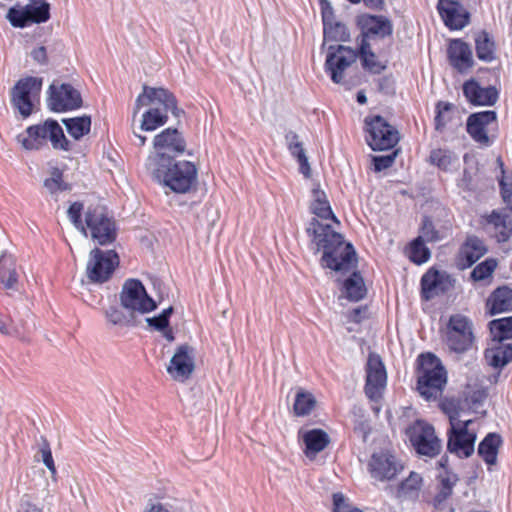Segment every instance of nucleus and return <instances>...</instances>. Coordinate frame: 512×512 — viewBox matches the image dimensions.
Listing matches in <instances>:
<instances>
[{"label":"nucleus","instance_id":"f257e3e1","mask_svg":"<svg viewBox=\"0 0 512 512\" xmlns=\"http://www.w3.org/2000/svg\"><path fill=\"white\" fill-rule=\"evenodd\" d=\"M307 232L312 237L315 253L323 250L321 265L324 268L345 273L356 266V252L352 244L345 242L332 225L315 220L309 223Z\"/></svg>","mask_w":512,"mask_h":512},{"label":"nucleus","instance_id":"338daca9","mask_svg":"<svg viewBox=\"0 0 512 512\" xmlns=\"http://www.w3.org/2000/svg\"><path fill=\"white\" fill-rule=\"evenodd\" d=\"M322 19L324 27L328 26L330 22L334 21L333 11L329 4L322 7Z\"/></svg>","mask_w":512,"mask_h":512},{"label":"nucleus","instance_id":"a878e982","mask_svg":"<svg viewBox=\"0 0 512 512\" xmlns=\"http://www.w3.org/2000/svg\"><path fill=\"white\" fill-rule=\"evenodd\" d=\"M487 252V247L484 242L476 237L469 236L459 251V263L462 268H468L478 261Z\"/></svg>","mask_w":512,"mask_h":512},{"label":"nucleus","instance_id":"dca6fc26","mask_svg":"<svg viewBox=\"0 0 512 512\" xmlns=\"http://www.w3.org/2000/svg\"><path fill=\"white\" fill-rule=\"evenodd\" d=\"M387 373L379 355L370 353L366 363L365 393L372 399L381 397L386 387Z\"/></svg>","mask_w":512,"mask_h":512},{"label":"nucleus","instance_id":"e433bc0d","mask_svg":"<svg viewBox=\"0 0 512 512\" xmlns=\"http://www.w3.org/2000/svg\"><path fill=\"white\" fill-rule=\"evenodd\" d=\"M371 46V42L364 41L363 43H359V56L365 69H368L372 73H380L386 66L377 59Z\"/></svg>","mask_w":512,"mask_h":512},{"label":"nucleus","instance_id":"6e6d98bb","mask_svg":"<svg viewBox=\"0 0 512 512\" xmlns=\"http://www.w3.org/2000/svg\"><path fill=\"white\" fill-rule=\"evenodd\" d=\"M487 395L484 390H478L473 392L468 398L467 401L470 404V408L476 412L480 413V408L482 407L483 402L485 401Z\"/></svg>","mask_w":512,"mask_h":512},{"label":"nucleus","instance_id":"774afa93","mask_svg":"<svg viewBox=\"0 0 512 512\" xmlns=\"http://www.w3.org/2000/svg\"><path fill=\"white\" fill-rule=\"evenodd\" d=\"M144 512H169V510L161 503H155L146 508Z\"/></svg>","mask_w":512,"mask_h":512},{"label":"nucleus","instance_id":"b1692460","mask_svg":"<svg viewBox=\"0 0 512 512\" xmlns=\"http://www.w3.org/2000/svg\"><path fill=\"white\" fill-rule=\"evenodd\" d=\"M463 93L467 101L476 106H491L498 100V91L495 87H482L474 79L463 84Z\"/></svg>","mask_w":512,"mask_h":512},{"label":"nucleus","instance_id":"f704fd0d","mask_svg":"<svg viewBox=\"0 0 512 512\" xmlns=\"http://www.w3.org/2000/svg\"><path fill=\"white\" fill-rule=\"evenodd\" d=\"M18 281L16 263L11 256L0 257V282L6 289H14Z\"/></svg>","mask_w":512,"mask_h":512},{"label":"nucleus","instance_id":"2eb2a0df","mask_svg":"<svg viewBox=\"0 0 512 512\" xmlns=\"http://www.w3.org/2000/svg\"><path fill=\"white\" fill-rule=\"evenodd\" d=\"M194 370V348L188 344L178 346L167 366L168 374L173 380L183 383L192 376Z\"/></svg>","mask_w":512,"mask_h":512},{"label":"nucleus","instance_id":"9b49d317","mask_svg":"<svg viewBox=\"0 0 512 512\" xmlns=\"http://www.w3.org/2000/svg\"><path fill=\"white\" fill-rule=\"evenodd\" d=\"M119 264V258L115 251H103L94 248L89 253L86 265V275L91 282H106Z\"/></svg>","mask_w":512,"mask_h":512},{"label":"nucleus","instance_id":"a211bd4d","mask_svg":"<svg viewBox=\"0 0 512 512\" xmlns=\"http://www.w3.org/2000/svg\"><path fill=\"white\" fill-rule=\"evenodd\" d=\"M49 92L48 107L52 111L73 110L82 104L80 93L70 84H52Z\"/></svg>","mask_w":512,"mask_h":512},{"label":"nucleus","instance_id":"13d9d810","mask_svg":"<svg viewBox=\"0 0 512 512\" xmlns=\"http://www.w3.org/2000/svg\"><path fill=\"white\" fill-rule=\"evenodd\" d=\"M502 445V438L497 433H489L480 442L478 448H499Z\"/></svg>","mask_w":512,"mask_h":512},{"label":"nucleus","instance_id":"3c124183","mask_svg":"<svg viewBox=\"0 0 512 512\" xmlns=\"http://www.w3.org/2000/svg\"><path fill=\"white\" fill-rule=\"evenodd\" d=\"M437 114L435 116V127L437 130H442L447 123V114L452 109L449 103L439 102L436 106Z\"/></svg>","mask_w":512,"mask_h":512},{"label":"nucleus","instance_id":"1a4fd4ad","mask_svg":"<svg viewBox=\"0 0 512 512\" xmlns=\"http://www.w3.org/2000/svg\"><path fill=\"white\" fill-rule=\"evenodd\" d=\"M474 339L471 320L461 314L452 315L445 332L448 348L455 353H464L472 348Z\"/></svg>","mask_w":512,"mask_h":512},{"label":"nucleus","instance_id":"c9c22d12","mask_svg":"<svg viewBox=\"0 0 512 512\" xmlns=\"http://www.w3.org/2000/svg\"><path fill=\"white\" fill-rule=\"evenodd\" d=\"M422 486V477L416 472H411L408 478L402 481L398 487V497L415 500L419 496Z\"/></svg>","mask_w":512,"mask_h":512},{"label":"nucleus","instance_id":"a18cd8bd","mask_svg":"<svg viewBox=\"0 0 512 512\" xmlns=\"http://www.w3.org/2000/svg\"><path fill=\"white\" fill-rule=\"evenodd\" d=\"M44 187L53 196H57L59 192L69 189L68 185L63 181L62 171L58 168L52 169L50 177L44 181Z\"/></svg>","mask_w":512,"mask_h":512},{"label":"nucleus","instance_id":"c03bdc74","mask_svg":"<svg viewBox=\"0 0 512 512\" xmlns=\"http://www.w3.org/2000/svg\"><path fill=\"white\" fill-rule=\"evenodd\" d=\"M315 397L302 389H299L295 396V402L293 405L294 413L297 416L308 415L315 407Z\"/></svg>","mask_w":512,"mask_h":512},{"label":"nucleus","instance_id":"49530a36","mask_svg":"<svg viewBox=\"0 0 512 512\" xmlns=\"http://www.w3.org/2000/svg\"><path fill=\"white\" fill-rule=\"evenodd\" d=\"M349 33L345 25L338 22H330L328 26L324 27V40L329 41H346Z\"/></svg>","mask_w":512,"mask_h":512},{"label":"nucleus","instance_id":"5701e85b","mask_svg":"<svg viewBox=\"0 0 512 512\" xmlns=\"http://www.w3.org/2000/svg\"><path fill=\"white\" fill-rule=\"evenodd\" d=\"M437 8L445 25L450 29H462L469 22L468 12L458 1L439 0Z\"/></svg>","mask_w":512,"mask_h":512},{"label":"nucleus","instance_id":"603ef678","mask_svg":"<svg viewBox=\"0 0 512 512\" xmlns=\"http://www.w3.org/2000/svg\"><path fill=\"white\" fill-rule=\"evenodd\" d=\"M396 156H397V151H393L392 153H390L388 155L374 156L373 157L374 170L376 172H380L382 170H385V169L391 167L395 161Z\"/></svg>","mask_w":512,"mask_h":512},{"label":"nucleus","instance_id":"412c9836","mask_svg":"<svg viewBox=\"0 0 512 512\" xmlns=\"http://www.w3.org/2000/svg\"><path fill=\"white\" fill-rule=\"evenodd\" d=\"M497 115L494 111H482L470 115L467 119V132L472 139L482 145H489L488 132L495 126Z\"/></svg>","mask_w":512,"mask_h":512},{"label":"nucleus","instance_id":"6ab92c4d","mask_svg":"<svg viewBox=\"0 0 512 512\" xmlns=\"http://www.w3.org/2000/svg\"><path fill=\"white\" fill-rule=\"evenodd\" d=\"M357 24L361 30L360 43L371 42L375 38H384L393 32L391 21L384 16L363 14L358 16Z\"/></svg>","mask_w":512,"mask_h":512},{"label":"nucleus","instance_id":"0eeeda50","mask_svg":"<svg viewBox=\"0 0 512 512\" xmlns=\"http://www.w3.org/2000/svg\"><path fill=\"white\" fill-rule=\"evenodd\" d=\"M154 152L151 153L145 162V168L154 160L156 164H163L173 160L174 156L185 151L186 142L182 134L174 128H167L157 134L153 139Z\"/></svg>","mask_w":512,"mask_h":512},{"label":"nucleus","instance_id":"69168bd1","mask_svg":"<svg viewBox=\"0 0 512 512\" xmlns=\"http://www.w3.org/2000/svg\"><path fill=\"white\" fill-rule=\"evenodd\" d=\"M32 58L38 63H45L47 60L46 49L43 46L37 47L31 52Z\"/></svg>","mask_w":512,"mask_h":512},{"label":"nucleus","instance_id":"0e129e2a","mask_svg":"<svg viewBox=\"0 0 512 512\" xmlns=\"http://www.w3.org/2000/svg\"><path fill=\"white\" fill-rule=\"evenodd\" d=\"M479 456L488 464L494 465L497 461L498 450H477Z\"/></svg>","mask_w":512,"mask_h":512},{"label":"nucleus","instance_id":"8fccbe9b","mask_svg":"<svg viewBox=\"0 0 512 512\" xmlns=\"http://www.w3.org/2000/svg\"><path fill=\"white\" fill-rule=\"evenodd\" d=\"M83 210V204L80 202H74L70 205L67 213L70 221L73 223V225L76 227V229L80 230V232L87 237V229L83 225L81 221V214Z\"/></svg>","mask_w":512,"mask_h":512},{"label":"nucleus","instance_id":"680f3d73","mask_svg":"<svg viewBox=\"0 0 512 512\" xmlns=\"http://www.w3.org/2000/svg\"><path fill=\"white\" fill-rule=\"evenodd\" d=\"M146 322L150 327H153L158 331L165 330L169 325V320H167L165 317H161L160 315L146 318Z\"/></svg>","mask_w":512,"mask_h":512},{"label":"nucleus","instance_id":"58836bf2","mask_svg":"<svg viewBox=\"0 0 512 512\" xmlns=\"http://www.w3.org/2000/svg\"><path fill=\"white\" fill-rule=\"evenodd\" d=\"M299 437L303 440L306 448H326L331 444L330 436L322 429L299 431Z\"/></svg>","mask_w":512,"mask_h":512},{"label":"nucleus","instance_id":"de8ad7c7","mask_svg":"<svg viewBox=\"0 0 512 512\" xmlns=\"http://www.w3.org/2000/svg\"><path fill=\"white\" fill-rule=\"evenodd\" d=\"M409 257L416 264H422L428 261L430 257V251L424 245V240L417 238L411 243L409 249Z\"/></svg>","mask_w":512,"mask_h":512},{"label":"nucleus","instance_id":"f03ea898","mask_svg":"<svg viewBox=\"0 0 512 512\" xmlns=\"http://www.w3.org/2000/svg\"><path fill=\"white\" fill-rule=\"evenodd\" d=\"M142 106H151L142 114L140 129L142 131H154L168 121V111L179 117L183 111L177 108L175 97L164 88L143 86V92L135 101L133 118Z\"/></svg>","mask_w":512,"mask_h":512},{"label":"nucleus","instance_id":"c756f323","mask_svg":"<svg viewBox=\"0 0 512 512\" xmlns=\"http://www.w3.org/2000/svg\"><path fill=\"white\" fill-rule=\"evenodd\" d=\"M458 481L456 474L446 471V475H439L438 492L433 498L432 504L442 510L445 507V501L452 495L453 487Z\"/></svg>","mask_w":512,"mask_h":512},{"label":"nucleus","instance_id":"473e14b6","mask_svg":"<svg viewBox=\"0 0 512 512\" xmlns=\"http://www.w3.org/2000/svg\"><path fill=\"white\" fill-rule=\"evenodd\" d=\"M485 359L495 368L507 365L512 360V345H502L501 342H497V346L486 349Z\"/></svg>","mask_w":512,"mask_h":512},{"label":"nucleus","instance_id":"ddd939ff","mask_svg":"<svg viewBox=\"0 0 512 512\" xmlns=\"http://www.w3.org/2000/svg\"><path fill=\"white\" fill-rule=\"evenodd\" d=\"M49 4L45 0H30L24 8H10L7 18L14 27H25L30 23H43L49 17Z\"/></svg>","mask_w":512,"mask_h":512},{"label":"nucleus","instance_id":"864d4df0","mask_svg":"<svg viewBox=\"0 0 512 512\" xmlns=\"http://www.w3.org/2000/svg\"><path fill=\"white\" fill-rule=\"evenodd\" d=\"M500 188L504 203L512 210V178L503 176L500 180Z\"/></svg>","mask_w":512,"mask_h":512},{"label":"nucleus","instance_id":"4d7b16f0","mask_svg":"<svg viewBox=\"0 0 512 512\" xmlns=\"http://www.w3.org/2000/svg\"><path fill=\"white\" fill-rule=\"evenodd\" d=\"M324 450H304V461L306 463L323 464L326 461L327 454L322 453Z\"/></svg>","mask_w":512,"mask_h":512},{"label":"nucleus","instance_id":"ea45409f","mask_svg":"<svg viewBox=\"0 0 512 512\" xmlns=\"http://www.w3.org/2000/svg\"><path fill=\"white\" fill-rule=\"evenodd\" d=\"M63 123L70 136L75 140L81 139L84 135L88 134L91 129V118L86 115L63 119Z\"/></svg>","mask_w":512,"mask_h":512},{"label":"nucleus","instance_id":"e2e57ef3","mask_svg":"<svg viewBox=\"0 0 512 512\" xmlns=\"http://www.w3.org/2000/svg\"><path fill=\"white\" fill-rule=\"evenodd\" d=\"M473 175L474 171L465 168L463 171V177L460 180V186L468 190L473 189Z\"/></svg>","mask_w":512,"mask_h":512},{"label":"nucleus","instance_id":"39448f33","mask_svg":"<svg viewBox=\"0 0 512 512\" xmlns=\"http://www.w3.org/2000/svg\"><path fill=\"white\" fill-rule=\"evenodd\" d=\"M447 382V373L440 360L432 354L421 355L418 391L426 400L441 396Z\"/></svg>","mask_w":512,"mask_h":512},{"label":"nucleus","instance_id":"6e6552de","mask_svg":"<svg viewBox=\"0 0 512 512\" xmlns=\"http://www.w3.org/2000/svg\"><path fill=\"white\" fill-rule=\"evenodd\" d=\"M121 307L133 313L146 314L156 308L155 301L147 294L141 281L128 279L124 282L119 295Z\"/></svg>","mask_w":512,"mask_h":512},{"label":"nucleus","instance_id":"bf43d9fd","mask_svg":"<svg viewBox=\"0 0 512 512\" xmlns=\"http://www.w3.org/2000/svg\"><path fill=\"white\" fill-rule=\"evenodd\" d=\"M333 506L334 512H350L353 509L349 507L342 493L333 494Z\"/></svg>","mask_w":512,"mask_h":512},{"label":"nucleus","instance_id":"37998d69","mask_svg":"<svg viewBox=\"0 0 512 512\" xmlns=\"http://www.w3.org/2000/svg\"><path fill=\"white\" fill-rule=\"evenodd\" d=\"M490 331L493 336V341L501 342L505 339H512V317L491 321Z\"/></svg>","mask_w":512,"mask_h":512},{"label":"nucleus","instance_id":"393cba45","mask_svg":"<svg viewBox=\"0 0 512 512\" xmlns=\"http://www.w3.org/2000/svg\"><path fill=\"white\" fill-rule=\"evenodd\" d=\"M448 58L450 64L460 73L467 72L474 64L470 47L461 40L451 41L448 47Z\"/></svg>","mask_w":512,"mask_h":512},{"label":"nucleus","instance_id":"052dcab7","mask_svg":"<svg viewBox=\"0 0 512 512\" xmlns=\"http://www.w3.org/2000/svg\"><path fill=\"white\" fill-rule=\"evenodd\" d=\"M41 460L43 461L44 465L48 468V470L51 473V476L53 480H56V467L54 463V459L51 453V450H41Z\"/></svg>","mask_w":512,"mask_h":512},{"label":"nucleus","instance_id":"4c0bfd02","mask_svg":"<svg viewBox=\"0 0 512 512\" xmlns=\"http://www.w3.org/2000/svg\"><path fill=\"white\" fill-rule=\"evenodd\" d=\"M107 322L117 327L133 326L136 323V316L129 311H123L116 306H110L104 311Z\"/></svg>","mask_w":512,"mask_h":512},{"label":"nucleus","instance_id":"423d86ee","mask_svg":"<svg viewBox=\"0 0 512 512\" xmlns=\"http://www.w3.org/2000/svg\"><path fill=\"white\" fill-rule=\"evenodd\" d=\"M41 89L42 78L32 76L19 79L11 89V103L24 118L30 116L39 103Z\"/></svg>","mask_w":512,"mask_h":512},{"label":"nucleus","instance_id":"4468645a","mask_svg":"<svg viewBox=\"0 0 512 512\" xmlns=\"http://www.w3.org/2000/svg\"><path fill=\"white\" fill-rule=\"evenodd\" d=\"M357 59V53L350 47L338 45L337 48L329 47L325 61V68L330 73L331 79L336 84L343 83V73Z\"/></svg>","mask_w":512,"mask_h":512},{"label":"nucleus","instance_id":"20e7f679","mask_svg":"<svg viewBox=\"0 0 512 512\" xmlns=\"http://www.w3.org/2000/svg\"><path fill=\"white\" fill-rule=\"evenodd\" d=\"M18 142L25 150H38L47 140L56 150L69 151L71 143L64 135L62 127L55 120L48 119L42 124L33 125L17 137Z\"/></svg>","mask_w":512,"mask_h":512},{"label":"nucleus","instance_id":"7c9ffc66","mask_svg":"<svg viewBox=\"0 0 512 512\" xmlns=\"http://www.w3.org/2000/svg\"><path fill=\"white\" fill-rule=\"evenodd\" d=\"M430 163L445 172H452L459 167V157L451 150L438 148L431 151Z\"/></svg>","mask_w":512,"mask_h":512},{"label":"nucleus","instance_id":"aec40b11","mask_svg":"<svg viewBox=\"0 0 512 512\" xmlns=\"http://www.w3.org/2000/svg\"><path fill=\"white\" fill-rule=\"evenodd\" d=\"M473 420L460 421L450 417L447 448H474L477 438Z\"/></svg>","mask_w":512,"mask_h":512},{"label":"nucleus","instance_id":"5fc2aeb1","mask_svg":"<svg viewBox=\"0 0 512 512\" xmlns=\"http://www.w3.org/2000/svg\"><path fill=\"white\" fill-rule=\"evenodd\" d=\"M424 241L434 242L440 239L438 232L435 230L433 223L425 219L421 228V234L418 237Z\"/></svg>","mask_w":512,"mask_h":512},{"label":"nucleus","instance_id":"f8f14e48","mask_svg":"<svg viewBox=\"0 0 512 512\" xmlns=\"http://www.w3.org/2000/svg\"><path fill=\"white\" fill-rule=\"evenodd\" d=\"M85 223L97 244L107 245L116 239L115 222L106 215L103 207L89 208L85 214Z\"/></svg>","mask_w":512,"mask_h":512},{"label":"nucleus","instance_id":"79ce46f5","mask_svg":"<svg viewBox=\"0 0 512 512\" xmlns=\"http://www.w3.org/2000/svg\"><path fill=\"white\" fill-rule=\"evenodd\" d=\"M441 274L438 271L429 270L421 279L422 295L426 300L433 298L440 291Z\"/></svg>","mask_w":512,"mask_h":512},{"label":"nucleus","instance_id":"09e8293b","mask_svg":"<svg viewBox=\"0 0 512 512\" xmlns=\"http://www.w3.org/2000/svg\"><path fill=\"white\" fill-rule=\"evenodd\" d=\"M497 267V262L494 259H486L478 264L471 272V278L474 281H482L490 277Z\"/></svg>","mask_w":512,"mask_h":512},{"label":"nucleus","instance_id":"c85d7f7f","mask_svg":"<svg viewBox=\"0 0 512 512\" xmlns=\"http://www.w3.org/2000/svg\"><path fill=\"white\" fill-rule=\"evenodd\" d=\"M285 139L287 142L288 150L299 163L300 172L305 177H309L311 174V169L305 150L303 148V143L299 140V136L296 133L290 131L286 134Z\"/></svg>","mask_w":512,"mask_h":512},{"label":"nucleus","instance_id":"cd10ccee","mask_svg":"<svg viewBox=\"0 0 512 512\" xmlns=\"http://www.w3.org/2000/svg\"><path fill=\"white\" fill-rule=\"evenodd\" d=\"M487 306L491 315L511 311L512 290L507 287L496 289L489 297Z\"/></svg>","mask_w":512,"mask_h":512},{"label":"nucleus","instance_id":"7ed1b4c3","mask_svg":"<svg viewBox=\"0 0 512 512\" xmlns=\"http://www.w3.org/2000/svg\"><path fill=\"white\" fill-rule=\"evenodd\" d=\"M146 170L160 185L179 194L190 192L198 181L196 165L187 160L173 159L163 164H156L152 160Z\"/></svg>","mask_w":512,"mask_h":512},{"label":"nucleus","instance_id":"72a5a7b5","mask_svg":"<svg viewBox=\"0 0 512 512\" xmlns=\"http://www.w3.org/2000/svg\"><path fill=\"white\" fill-rule=\"evenodd\" d=\"M475 48L477 57L484 62H492L495 59V43L486 31H480L475 36Z\"/></svg>","mask_w":512,"mask_h":512},{"label":"nucleus","instance_id":"f3484780","mask_svg":"<svg viewBox=\"0 0 512 512\" xmlns=\"http://www.w3.org/2000/svg\"><path fill=\"white\" fill-rule=\"evenodd\" d=\"M368 468L373 478L385 481L393 479L404 467L390 450H378L371 455Z\"/></svg>","mask_w":512,"mask_h":512},{"label":"nucleus","instance_id":"bb28decb","mask_svg":"<svg viewBox=\"0 0 512 512\" xmlns=\"http://www.w3.org/2000/svg\"><path fill=\"white\" fill-rule=\"evenodd\" d=\"M311 212L317 217L312 219L313 221H319L321 223L339 224L336 216L332 212L331 206L327 200V196L323 190L316 187L312 190V203L310 206Z\"/></svg>","mask_w":512,"mask_h":512},{"label":"nucleus","instance_id":"2f4dec72","mask_svg":"<svg viewBox=\"0 0 512 512\" xmlns=\"http://www.w3.org/2000/svg\"><path fill=\"white\" fill-rule=\"evenodd\" d=\"M487 223L492 226L495 237L499 242L507 241L512 234L511 221L508 215L494 210L488 217Z\"/></svg>","mask_w":512,"mask_h":512},{"label":"nucleus","instance_id":"9d476101","mask_svg":"<svg viewBox=\"0 0 512 512\" xmlns=\"http://www.w3.org/2000/svg\"><path fill=\"white\" fill-rule=\"evenodd\" d=\"M366 141L372 150H388L399 141L398 131L377 115L365 118Z\"/></svg>","mask_w":512,"mask_h":512},{"label":"nucleus","instance_id":"4be33fe9","mask_svg":"<svg viewBox=\"0 0 512 512\" xmlns=\"http://www.w3.org/2000/svg\"><path fill=\"white\" fill-rule=\"evenodd\" d=\"M406 435L414 448H440L441 441L432 425L418 420L409 426Z\"/></svg>","mask_w":512,"mask_h":512},{"label":"nucleus","instance_id":"a19ab883","mask_svg":"<svg viewBox=\"0 0 512 512\" xmlns=\"http://www.w3.org/2000/svg\"><path fill=\"white\" fill-rule=\"evenodd\" d=\"M344 289L346 297L351 301H359L363 299L367 292L363 278L357 272H354L347 280H345Z\"/></svg>","mask_w":512,"mask_h":512}]
</instances>
